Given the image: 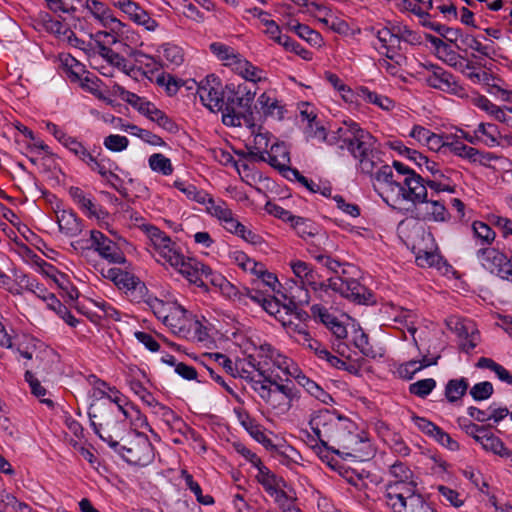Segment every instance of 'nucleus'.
<instances>
[{
	"mask_svg": "<svg viewBox=\"0 0 512 512\" xmlns=\"http://www.w3.org/2000/svg\"><path fill=\"white\" fill-rule=\"evenodd\" d=\"M103 144L105 148L112 152H121L128 147L129 140L125 136L111 134L105 137Z\"/></svg>",
	"mask_w": 512,
	"mask_h": 512,
	"instance_id": "nucleus-61",
	"label": "nucleus"
},
{
	"mask_svg": "<svg viewBox=\"0 0 512 512\" xmlns=\"http://www.w3.org/2000/svg\"><path fill=\"white\" fill-rule=\"evenodd\" d=\"M56 216L59 229L66 236L75 237L82 232V220L72 210L57 211Z\"/></svg>",
	"mask_w": 512,
	"mask_h": 512,
	"instance_id": "nucleus-30",
	"label": "nucleus"
},
{
	"mask_svg": "<svg viewBox=\"0 0 512 512\" xmlns=\"http://www.w3.org/2000/svg\"><path fill=\"white\" fill-rule=\"evenodd\" d=\"M201 102L212 112H221L225 102L224 88L218 77L208 75L201 80L197 87Z\"/></svg>",
	"mask_w": 512,
	"mask_h": 512,
	"instance_id": "nucleus-12",
	"label": "nucleus"
},
{
	"mask_svg": "<svg viewBox=\"0 0 512 512\" xmlns=\"http://www.w3.org/2000/svg\"><path fill=\"white\" fill-rule=\"evenodd\" d=\"M326 143L347 148L358 160L359 169L364 174L372 175L380 162L374 149L375 138L352 120L344 121L336 130L327 133Z\"/></svg>",
	"mask_w": 512,
	"mask_h": 512,
	"instance_id": "nucleus-3",
	"label": "nucleus"
},
{
	"mask_svg": "<svg viewBox=\"0 0 512 512\" xmlns=\"http://www.w3.org/2000/svg\"><path fill=\"white\" fill-rule=\"evenodd\" d=\"M170 307L171 309L167 316H165L163 323L168 326L173 333L186 336L191 330L192 325L196 324L192 314L176 303Z\"/></svg>",
	"mask_w": 512,
	"mask_h": 512,
	"instance_id": "nucleus-23",
	"label": "nucleus"
},
{
	"mask_svg": "<svg viewBox=\"0 0 512 512\" xmlns=\"http://www.w3.org/2000/svg\"><path fill=\"white\" fill-rule=\"evenodd\" d=\"M68 194L77 205V207L89 218L103 219L107 216V212L98 205L91 193L84 191L77 186H71L68 189Z\"/></svg>",
	"mask_w": 512,
	"mask_h": 512,
	"instance_id": "nucleus-22",
	"label": "nucleus"
},
{
	"mask_svg": "<svg viewBox=\"0 0 512 512\" xmlns=\"http://www.w3.org/2000/svg\"><path fill=\"white\" fill-rule=\"evenodd\" d=\"M63 146L86 164L93 172H97L100 176L110 175L108 172V157L101 156V154L94 156L82 142L73 136H69L63 143Z\"/></svg>",
	"mask_w": 512,
	"mask_h": 512,
	"instance_id": "nucleus-13",
	"label": "nucleus"
},
{
	"mask_svg": "<svg viewBox=\"0 0 512 512\" xmlns=\"http://www.w3.org/2000/svg\"><path fill=\"white\" fill-rule=\"evenodd\" d=\"M406 494L408 496L403 497L401 493H397L394 489L391 497L393 502L388 504V506L394 512H437L432 504L426 501L420 493L415 492L411 494L407 492Z\"/></svg>",
	"mask_w": 512,
	"mask_h": 512,
	"instance_id": "nucleus-18",
	"label": "nucleus"
},
{
	"mask_svg": "<svg viewBox=\"0 0 512 512\" xmlns=\"http://www.w3.org/2000/svg\"><path fill=\"white\" fill-rule=\"evenodd\" d=\"M389 475L393 478L386 485V503H392L391 499L393 490L401 493L403 497L408 496V493L417 492V481L413 471L403 462L396 461L389 467Z\"/></svg>",
	"mask_w": 512,
	"mask_h": 512,
	"instance_id": "nucleus-10",
	"label": "nucleus"
},
{
	"mask_svg": "<svg viewBox=\"0 0 512 512\" xmlns=\"http://www.w3.org/2000/svg\"><path fill=\"white\" fill-rule=\"evenodd\" d=\"M212 53L223 62L227 67H230L232 71L238 65V62L243 58L235 49L227 46L223 43H212L210 45Z\"/></svg>",
	"mask_w": 512,
	"mask_h": 512,
	"instance_id": "nucleus-36",
	"label": "nucleus"
},
{
	"mask_svg": "<svg viewBox=\"0 0 512 512\" xmlns=\"http://www.w3.org/2000/svg\"><path fill=\"white\" fill-rule=\"evenodd\" d=\"M469 387L468 380L465 378L449 380L445 387V396L449 402L460 400Z\"/></svg>",
	"mask_w": 512,
	"mask_h": 512,
	"instance_id": "nucleus-43",
	"label": "nucleus"
},
{
	"mask_svg": "<svg viewBox=\"0 0 512 512\" xmlns=\"http://www.w3.org/2000/svg\"><path fill=\"white\" fill-rule=\"evenodd\" d=\"M227 231L240 236L242 239L251 244H257L260 242L259 235L245 227L237 219H235L234 222H231V224L228 226Z\"/></svg>",
	"mask_w": 512,
	"mask_h": 512,
	"instance_id": "nucleus-55",
	"label": "nucleus"
},
{
	"mask_svg": "<svg viewBox=\"0 0 512 512\" xmlns=\"http://www.w3.org/2000/svg\"><path fill=\"white\" fill-rule=\"evenodd\" d=\"M59 60L70 81L77 82L81 80L80 74L83 72V65L79 61L69 54H61Z\"/></svg>",
	"mask_w": 512,
	"mask_h": 512,
	"instance_id": "nucleus-42",
	"label": "nucleus"
},
{
	"mask_svg": "<svg viewBox=\"0 0 512 512\" xmlns=\"http://www.w3.org/2000/svg\"><path fill=\"white\" fill-rule=\"evenodd\" d=\"M162 57L170 65L180 66L184 62V51L178 45L164 44L162 46Z\"/></svg>",
	"mask_w": 512,
	"mask_h": 512,
	"instance_id": "nucleus-53",
	"label": "nucleus"
},
{
	"mask_svg": "<svg viewBox=\"0 0 512 512\" xmlns=\"http://www.w3.org/2000/svg\"><path fill=\"white\" fill-rule=\"evenodd\" d=\"M378 34L375 41L372 42L375 49L388 59L393 60L401 57L399 51L402 49V42L414 43L417 41V34Z\"/></svg>",
	"mask_w": 512,
	"mask_h": 512,
	"instance_id": "nucleus-19",
	"label": "nucleus"
},
{
	"mask_svg": "<svg viewBox=\"0 0 512 512\" xmlns=\"http://www.w3.org/2000/svg\"><path fill=\"white\" fill-rule=\"evenodd\" d=\"M237 75L242 77L246 83L251 85L252 88H256V85L260 82H264L267 80L266 72L253 65L250 61L245 58H242L238 65L233 70Z\"/></svg>",
	"mask_w": 512,
	"mask_h": 512,
	"instance_id": "nucleus-29",
	"label": "nucleus"
},
{
	"mask_svg": "<svg viewBox=\"0 0 512 512\" xmlns=\"http://www.w3.org/2000/svg\"><path fill=\"white\" fill-rule=\"evenodd\" d=\"M139 111L148 117L151 121L156 122L163 129L174 132L177 129L176 124L160 109L151 102H142Z\"/></svg>",
	"mask_w": 512,
	"mask_h": 512,
	"instance_id": "nucleus-33",
	"label": "nucleus"
},
{
	"mask_svg": "<svg viewBox=\"0 0 512 512\" xmlns=\"http://www.w3.org/2000/svg\"><path fill=\"white\" fill-rule=\"evenodd\" d=\"M257 103L265 116H270L278 120L283 118L284 107L280 104L272 92L262 93L258 97Z\"/></svg>",
	"mask_w": 512,
	"mask_h": 512,
	"instance_id": "nucleus-35",
	"label": "nucleus"
},
{
	"mask_svg": "<svg viewBox=\"0 0 512 512\" xmlns=\"http://www.w3.org/2000/svg\"><path fill=\"white\" fill-rule=\"evenodd\" d=\"M472 231L474 238L480 241V244L483 245V247L491 246L495 241L496 233L488 224L482 221H474L472 223Z\"/></svg>",
	"mask_w": 512,
	"mask_h": 512,
	"instance_id": "nucleus-44",
	"label": "nucleus"
},
{
	"mask_svg": "<svg viewBox=\"0 0 512 512\" xmlns=\"http://www.w3.org/2000/svg\"><path fill=\"white\" fill-rule=\"evenodd\" d=\"M50 10L54 12L75 13L78 8L76 4H82V0H45Z\"/></svg>",
	"mask_w": 512,
	"mask_h": 512,
	"instance_id": "nucleus-58",
	"label": "nucleus"
},
{
	"mask_svg": "<svg viewBox=\"0 0 512 512\" xmlns=\"http://www.w3.org/2000/svg\"><path fill=\"white\" fill-rule=\"evenodd\" d=\"M472 103L479 109L485 111L488 115L492 116L495 120L499 122L507 121L506 112L500 108L499 106L492 103L487 97L483 95H477L472 98Z\"/></svg>",
	"mask_w": 512,
	"mask_h": 512,
	"instance_id": "nucleus-38",
	"label": "nucleus"
},
{
	"mask_svg": "<svg viewBox=\"0 0 512 512\" xmlns=\"http://www.w3.org/2000/svg\"><path fill=\"white\" fill-rule=\"evenodd\" d=\"M453 38L445 37L446 41L432 34H425L426 39L434 46L439 57L451 56L453 59L455 52L453 48L467 52L469 49L479 52L482 55L489 56L493 49L489 44H483L475 37V34H453Z\"/></svg>",
	"mask_w": 512,
	"mask_h": 512,
	"instance_id": "nucleus-8",
	"label": "nucleus"
},
{
	"mask_svg": "<svg viewBox=\"0 0 512 512\" xmlns=\"http://www.w3.org/2000/svg\"><path fill=\"white\" fill-rule=\"evenodd\" d=\"M359 443V437L355 433V425L349 419L343 417L340 424L336 427L331 437L327 442L328 448L339 451L354 450V447Z\"/></svg>",
	"mask_w": 512,
	"mask_h": 512,
	"instance_id": "nucleus-17",
	"label": "nucleus"
},
{
	"mask_svg": "<svg viewBox=\"0 0 512 512\" xmlns=\"http://www.w3.org/2000/svg\"><path fill=\"white\" fill-rule=\"evenodd\" d=\"M329 289L357 303H366L371 297L368 290L356 279L352 278L332 277L328 279L326 289H323V292L327 293Z\"/></svg>",
	"mask_w": 512,
	"mask_h": 512,
	"instance_id": "nucleus-14",
	"label": "nucleus"
},
{
	"mask_svg": "<svg viewBox=\"0 0 512 512\" xmlns=\"http://www.w3.org/2000/svg\"><path fill=\"white\" fill-rule=\"evenodd\" d=\"M89 418L94 432L108 445L114 448L123 459L136 466H147L154 460V448L143 433H135L125 444L120 445L114 439V433L120 420L107 414L104 410L92 404L89 410Z\"/></svg>",
	"mask_w": 512,
	"mask_h": 512,
	"instance_id": "nucleus-2",
	"label": "nucleus"
},
{
	"mask_svg": "<svg viewBox=\"0 0 512 512\" xmlns=\"http://www.w3.org/2000/svg\"><path fill=\"white\" fill-rule=\"evenodd\" d=\"M291 226L296 231L298 236L305 240L308 238H315L319 244H325L328 241L327 235L322 232L317 225L308 219L295 216L291 222Z\"/></svg>",
	"mask_w": 512,
	"mask_h": 512,
	"instance_id": "nucleus-28",
	"label": "nucleus"
},
{
	"mask_svg": "<svg viewBox=\"0 0 512 512\" xmlns=\"http://www.w3.org/2000/svg\"><path fill=\"white\" fill-rule=\"evenodd\" d=\"M436 387V381L433 378H427L412 383L409 387L411 394L425 398Z\"/></svg>",
	"mask_w": 512,
	"mask_h": 512,
	"instance_id": "nucleus-59",
	"label": "nucleus"
},
{
	"mask_svg": "<svg viewBox=\"0 0 512 512\" xmlns=\"http://www.w3.org/2000/svg\"><path fill=\"white\" fill-rule=\"evenodd\" d=\"M174 187L182 192L187 199L195 201L201 205H204V203L207 202L208 196L210 195L206 191L198 189L195 185L182 180L174 181Z\"/></svg>",
	"mask_w": 512,
	"mask_h": 512,
	"instance_id": "nucleus-39",
	"label": "nucleus"
},
{
	"mask_svg": "<svg viewBox=\"0 0 512 512\" xmlns=\"http://www.w3.org/2000/svg\"><path fill=\"white\" fill-rule=\"evenodd\" d=\"M272 40L281 45L285 50L294 52L304 59H308L310 57V53L291 39L288 34H273Z\"/></svg>",
	"mask_w": 512,
	"mask_h": 512,
	"instance_id": "nucleus-47",
	"label": "nucleus"
},
{
	"mask_svg": "<svg viewBox=\"0 0 512 512\" xmlns=\"http://www.w3.org/2000/svg\"><path fill=\"white\" fill-rule=\"evenodd\" d=\"M253 390L275 414H286L300 399L299 391L291 382L279 383L277 379L257 382Z\"/></svg>",
	"mask_w": 512,
	"mask_h": 512,
	"instance_id": "nucleus-7",
	"label": "nucleus"
},
{
	"mask_svg": "<svg viewBox=\"0 0 512 512\" xmlns=\"http://www.w3.org/2000/svg\"><path fill=\"white\" fill-rule=\"evenodd\" d=\"M448 325L461 338L460 345L465 352H469L477 346L480 335L473 321L468 319L450 320Z\"/></svg>",
	"mask_w": 512,
	"mask_h": 512,
	"instance_id": "nucleus-25",
	"label": "nucleus"
},
{
	"mask_svg": "<svg viewBox=\"0 0 512 512\" xmlns=\"http://www.w3.org/2000/svg\"><path fill=\"white\" fill-rule=\"evenodd\" d=\"M311 314L315 319H319L328 329L339 321L338 318L331 314L325 307L318 304L311 307Z\"/></svg>",
	"mask_w": 512,
	"mask_h": 512,
	"instance_id": "nucleus-60",
	"label": "nucleus"
},
{
	"mask_svg": "<svg viewBox=\"0 0 512 512\" xmlns=\"http://www.w3.org/2000/svg\"><path fill=\"white\" fill-rule=\"evenodd\" d=\"M146 302L155 316L162 321H164L165 316L169 313L170 306L174 305V303H165L156 297H149Z\"/></svg>",
	"mask_w": 512,
	"mask_h": 512,
	"instance_id": "nucleus-62",
	"label": "nucleus"
},
{
	"mask_svg": "<svg viewBox=\"0 0 512 512\" xmlns=\"http://www.w3.org/2000/svg\"><path fill=\"white\" fill-rule=\"evenodd\" d=\"M155 82L157 85L163 87L169 96L176 95L184 84L182 80L164 72L156 76Z\"/></svg>",
	"mask_w": 512,
	"mask_h": 512,
	"instance_id": "nucleus-50",
	"label": "nucleus"
},
{
	"mask_svg": "<svg viewBox=\"0 0 512 512\" xmlns=\"http://www.w3.org/2000/svg\"><path fill=\"white\" fill-rule=\"evenodd\" d=\"M392 167L381 166L374 176V188L391 207L401 209L406 201H419L427 197V188L421 176L408 166L394 161Z\"/></svg>",
	"mask_w": 512,
	"mask_h": 512,
	"instance_id": "nucleus-1",
	"label": "nucleus"
},
{
	"mask_svg": "<svg viewBox=\"0 0 512 512\" xmlns=\"http://www.w3.org/2000/svg\"><path fill=\"white\" fill-rule=\"evenodd\" d=\"M256 93L257 88H252L246 82L227 84L224 87L222 122L231 127L250 123L251 104Z\"/></svg>",
	"mask_w": 512,
	"mask_h": 512,
	"instance_id": "nucleus-4",
	"label": "nucleus"
},
{
	"mask_svg": "<svg viewBox=\"0 0 512 512\" xmlns=\"http://www.w3.org/2000/svg\"><path fill=\"white\" fill-rule=\"evenodd\" d=\"M342 418L328 409L316 411L311 415L309 425L323 446H327L329 438Z\"/></svg>",
	"mask_w": 512,
	"mask_h": 512,
	"instance_id": "nucleus-15",
	"label": "nucleus"
},
{
	"mask_svg": "<svg viewBox=\"0 0 512 512\" xmlns=\"http://www.w3.org/2000/svg\"><path fill=\"white\" fill-rule=\"evenodd\" d=\"M305 134L307 138L316 139L320 142H326L327 139L326 129L318 120L305 125Z\"/></svg>",
	"mask_w": 512,
	"mask_h": 512,
	"instance_id": "nucleus-64",
	"label": "nucleus"
},
{
	"mask_svg": "<svg viewBox=\"0 0 512 512\" xmlns=\"http://www.w3.org/2000/svg\"><path fill=\"white\" fill-rule=\"evenodd\" d=\"M115 285L119 289H125L127 291H136L142 292L145 289V285L134 275L122 271L116 277V283Z\"/></svg>",
	"mask_w": 512,
	"mask_h": 512,
	"instance_id": "nucleus-49",
	"label": "nucleus"
},
{
	"mask_svg": "<svg viewBox=\"0 0 512 512\" xmlns=\"http://www.w3.org/2000/svg\"><path fill=\"white\" fill-rule=\"evenodd\" d=\"M181 476L185 481L186 486L194 493L199 503L203 505H211L214 503V499L210 495H203L200 485L194 481L193 476L186 470L181 471Z\"/></svg>",
	"mask_w": 512,
	"mask_h": 512,
	"instance_id": "nucleus-51",
	"label": "nucleus"
},
{
	"mask_svg": "<svg viewBox=\"0 0 512 512\" xmlns=\"http://www.w3.org/2000/svg\"><path fill=\"white\" fill-rule=\"evenodd\" d=\"M257 469L258 473L256 479L263 486L265 491L276 501H281L285 498V492L283 491V488L286 486L285 481L272 473L264 465H261Z\"/></svg>",
	"mask_w": 512,
	"mask_h": 512,
	"instance_id": "nucleus-27",
	"label": "nucleus"
},
{
	"mask_svg": "<svg viewBox=\"0 0 512 512\" xmlns=\"http://www.w3.org/2000/svg\"><path fill=\"white\" fill-rule=\"evenodd\" d=\"M358 97L362 98L364 101L374 104L385 111H390L394 108L395 103L392 99L387 96L378 94L376 92L370 91L366 87H360L357 89Z\"/></svg>",
	"mask_w": 512,
	"mask_h": 512,
	"instance_id": "nucleus-37",
	"label": "nucleus"
},
{
	"mask_svg": "<svg viewBox=\"0 0 512 512\" xmlns=\"http://www.w3.org/2000/svg\"><path fill=\"white\" fill-rule=\"evenodd\" d=\"M205 210L211 216L217 218L222 226L227 230L231 222H234L236 218L228 207V205L222 200H214L211 195L208 196V200L204 203Z\"/></svg>",
	"mask_w": 512,
	"mask_h": 512,
	"instance_id": "nucleus-32",
	"label": "nucleus"
},
{
	"mask_svg": "<svg viewBox=\"0 0 512 512\" xmlns=\"http://www.w3.org/2000/svg\"><path fill=\"white\" fill-rule=\"evenodd\" d=\"M244 125L250 129L253 136V140L247 145L249 156L255 161L265 160V155L268 153L271 141L270 132L264 127L252 123L251 120L250 123Z\"/></svg>",
	"mask_w": 512,
	"mask_h": 512,
	"instance_id": "nucleus-24",
	"label": "nucleus"
},
{
	"mask_svg": "<svg viewBox=\"0 0 512 512\" xmlns=\"http://www.w3.org/2000/svg\"><path fill=\"white\" fill-rule=\"evenodd\" d=\"M451 78L452 74L442 69H437L427 76L426 82L430 87L445 91V89H448L447 86Z\"/></svg>",
	"mask_w": 512,
	"mask_h": 512,
	"instance_id": "nucleus-57",
	"label": "nucleus"
},
{
	"mask_svg": "<svg viewBox=\"0 0 512 512\" xmlns=\"http://www.w3.org/2000/svg\"><path fill=\"white\" fill-rule=\"evenodd\" d=\"M475 133L481 134L485 138L482 142L488 147L499 145L500 131L498 127L492 123H480Z\"/></svg>",
	"mask_w": 512,
	"mask_h": 512,
	"instance_id": "nucleus-46",
	"label": "nucleus"
},
{
	"mask_svg": "<svg viewBox=\"0 0 512 512\" xmlns=\"http://www.w3.org/2000/svg\"><path fill=\"white\" fill-rule=\"evenodd\" d=\"M414 205L415 217L428 222H444L449 218V213L444 204L438 200L410 201Z\"/></svg>",
	"mask_w": 512,
	"mask_h": 512,
	"instance_id": "nucleus-20",
	"label": "nucleus"
},
{
	"mask_svg": "<svg viewBox=\"0 0 512 512\" xmlns=\"http://www.w3.org/2000/svg\"><path fill=\"white\" fill-rule=\"evenodd\" d=\"M143 230L158 257L157 261L163 260L171 267L178 265V261L182 259L183 255L180 246L156 226L144 225Z\"/></svg>",
	"mask_w": 512,
	"mask_h": 512,
	"instance_id": "nucleus-9",
	"label": "nucleus"
},
{
	"mask_svg": "<svg viewBox=\"0 0 512 512\" xmlns=\"http://www.w3.org/2000/svg\"><path fill=\"white\" fill-rule=\"evenodd\" d=\"M113 4L123 13L128 15L133 22L144 26L146 30L153 31L156 29L157 22L152 19L136 2L132 0H113Z\"/></svg>",
	"mask_w": 512,
	"mask_h": 512,
	"instance_id": "nucleus-26",
	"label": "nucleus"
},
{
	"mask_svg": "<svg viewBox=\"0 0 512 512\" xmlns=\"http://www.w3.org/2000/svg\"><path fill=\"white\" fill-rule=\"evenodd\" d=\"M121 129L125 132H128L134 136L141 138L142 140H144L145 142H147L153 146H162L165 144L163 139L161 137H159L158 135L153 134L152 132H150L148 130L139 128L138 126H136L134 124H129V123L123 124L121 126Z\"/></svg>",
	"mask_w": 512,
	"mask_h": 512,
	"instance_id": "nucleus-45",
	"label": "nucleus"
},
{
	"mask_svg": "<svg viewBox=\"0 0 512 512\" xmlns=\"http://www.w3.org/2000/svg\"><path fill=\"white\" fill-rule=\"evenodd\" d=\"M470 394L476 401L486 400L493 394V385L488 381L477 383L470 389Z\"/></svg>",
	"mask_w": 512,
	"mask_h": 512,
	"instance_id": "nucleus-63",
	"label": "nucleus"
},
{
	"mask_svg": "<svg viewBox=\"0 0 512 512\" xmlns=\"http://www.w3.org/2000/svg\"><path fill=\"white\" fill-rule=\"evenodd\" d=\"M25 380L28 382L31 393L39 398V400L48 405L49 407H53V401L49 398H44V396L47 394V390L41 385L40 381L34 376V374L31 371L25 372Z\"/></svg>",
	"mask_w": 512,
	"mask_h": 512,
	"instance_id": "nucleus-54",
	"label": "nucleus"
},
{
	"mask_svg": "<svg viewBox=\"0 0 512 512\" xmlns=\"http://www.w3.org/2000/svg\"><path fill=\"white\" fill-rule=\"evenodd\" d=\"M248 365L256 370L258 377H262L264 381L281 379L279 372L290 377L296 373L297 367L293 360L267 343L254 348L253 352L248 355Z\"/></svg>",
	"mask_w": 512,
	"mask_h": 512,
	"instance_id": "nucleus-5",
	"label": "nucleus"
},
{
	"mask_svg": "<svg viewBox=\"0 0 512 512\" xmlns=\"http://www.w3.org/2000/svg\"><path fill=\"white\" fill-rule=\"evenodd\" d=\"M290 377L296 379L299 385H301L310 395L318 399L324 404H329L333 401L330 394L323 390L317 383L306 377L298 367H296V373Z\"/></svg>",
	"mask_w": 512,
	"mask_h": 512,
	"instance_id": "nucleus-34",
	"label": "nucleus"
},
{
	"mask_svg": "<svg viewBox=\"0 0 512 512\" xmlns=\"http://www.w3.org/2000/svg\"><path fill=\"white\" fill-rule=\"evenodd\" d=\"M149 167L152 171L163 175H171L173 166L169 158L161 153H154L148 159Z\"/></svg>",
	"mask_w": 512,
	"mask_h": 512,
	"instance_id": "nucleus-48",
	"label": "nucleus"
},
{
	"mask_svg": "<svg viewBox=\"0 0 512 512\" xmlns=\"http://www.w3.org/2000/svg\"><path fill=\"white\" fill-rule=\"evenodd\" d=\"M463 74L475 84H490L491 75L484 69L467 64L463 70Z\"/></svg>",
	"mask_w": 512,
	"mask_h": 512,
	"instance_id": "nucleus-56",
	"label": "nucleus"
},
{
	"mask_svg": "<svg viewBox=\"0 0 512 512\" xmlns=\"http://www.w3.org/2000/svg\"><path fill=\"white\" fill-rule=\"evenodd\" d=\"M475 257L485 270L512 280V264L508 257L499 249L492 246H484L476 251Z\"/></svg>",
	"mask_w": 512,
	"mask_h": 512,
	"instance_id": "nucleus-11",
	"label": "nucleus"
},
{
	"mask_svg": "<svg viewBox=\"0 0 512 512\" xmlns=\"http://www.w3.org/2000/svg\"><path fill=\"white\" fill-rule=\"evenodd\" d=\"M254 372H257V371L252 369L248 365V356L245 357L244 359L238 360L235 363L236 376L249 381L252 384V386L255 385V383H257V382H264V379L262 377H258V374L255 375Z\"/></svg>",
	"mask_w": 512,
	"mask_h": 512,
	"instance_id": "nucleus-52",
	"label": "nucleus"
},
{
	"mask_svg": "<svg viewBox=\"0 0 512 512\" xmlns=\"http://www.w3.org/2000/svg\"><path fill=\"white\" fill-rule=\"evenodd\" d=\"M289 266L295 279H289L286 282L287 294L290 302L294 305H306L309 303L310 294L307 289L308 286L319 293L326 289V283L318 281V274L309 263L302 260H292Z\"/></svg>",
	"mask_w": 512,
	"mask_h": 512,
	"instance_id": "nucleus-6",
	"label": "nucleus"
},
{
	"mask_svg": "<svg viewBox=\"0 0 512 512\" xmlns=\"http://www.w3.org/2000/svg\"><path fill=\"white\" fill-rule=\"evenodd\" d=\"M269 165L279 171H288L290 169V153L284 143H274L265 155V160Z\"/></svg>",
	"mask_w": 512,
	"mask_h": 512,
	"instance_id": "nucleus-31",
	"label": "nucleus"
},
{
	"mask_svg": "<svg viewBox=\"0 0 512 512\" xmlns=\"http://www.w3.org/2000/svg\"><path fill=\"white\" fill-rule=\"evenodd\" d=\"M251 298L258 302L268 314L274 316L285 325L282 314H287L286 307H283L275 298L263 296H251Z\"/></svg>",
	"mask_w": 512,
	"mask_h": 512,
	"instance_id": "nucleus-41",
	"label": "nucleus"
},
{
	"mask_svg": "<svg viewBox=\"0 0 512 512\" xmlns=\"http://www.w3.org/2000/svg\"><path fill=\"white\" fill-rule=\"evenodd\" d=\"M439 358H440L439 355L434 358H429L428 356H423V358L421 360L408 361L400 367L399 373L403 377L410 379L416 372L422 370L423 368L437 364V361Z\"/></svg>",
	"mask_w": 512,
	"mask_h": 512,
	"instance_id": "nucleus-40",
	"label": "nucleus"
},
{
	"mask_svg": "<svg viewBox=\"0 0 512 512\" xmlns=\"http://www.w3.org/2000/svg\"><path fill=\"white\" fill-rule=\"evenodd\" d=\"M91 248L109 263L124 264L126 258L116 242L98 230L90 231Z\"/></svg>",
	"mask_w": 512,
	"mask_h": 512,
	"instance_id": "nucleus-16",
	"label": "nucleus"
},
{
	"mask_svg": "<svg viewBox=\"0 0 512 512\" xmlns=\"http://www.w3.org/2000/svg\"><path fill=\"white\" fill-rule=\"evenodd\" d=\"M173 268L182 274L189 282L201 286L204 284V280L208 279L212 274L211 269L200 261L185 257L182 255V259L178 261V265H174Z\"/></svg>",
	"mask_w": 512,
	"mask_h": 512,
	"instance_id": "nucleus-21",
	"label": "nucleus"
}]
</instances>
